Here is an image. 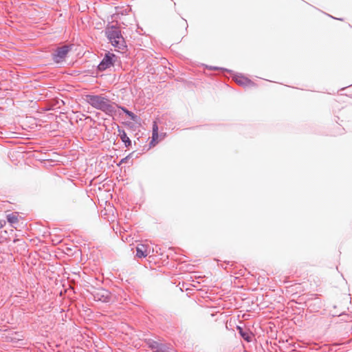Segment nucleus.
Masks as SVG:
<instances>
[{"instance_id":"obj_1","label":"nucleus","mask_w":352,"mask_h":352,"mask_svg":"<svg viewBox=\"0 0 352 352\" xmlns=\"http://www.w3.org/2000/svg\"><path fill=\"white\" fill-rule=\"evenodd\" d=\"M87 101L94 107L111 114L116 111V106L110 101L98 96H87Z\"/></svg>"},{"instance_id":"obj_2","label":"nucleus","mask_w":352,"mask_h":352,"mask_svg":"<svg viewBox=\"0 0 352 352\" xmlns=\"http://www.w3.org/2000/svg\"><path fill=\"white\" fill-rule=\"evenodd\" d=\"M106 34L111 44L119 50H124L126 47L124 39L119 28L114 26L107 27Z\"/></svg>"},{"instance_id":"obj_3","label":"nucleus","mask_w":352,"mask_h":352,"mask_svg":"<svg viewBox=\"0 0 352 352\" xmlns=\"http://www.w3.org/2000/svg\"><path fill=\"white\" fill-rule=\"evenodd\" d=\"M94 298L97 301L107 302L111 300V293L104 289H97L94 292Z\"/></svg>"},{"instance_id":"obj_4","label":"nucleus","mask_w":352,"mask_h":352,"mask_svg":"<svg viewBox=\"0 0 352 352\" xmlns=\"http://www.w3.org/2000/svg\"><path fill=\"white\" fill-rule=\"evenodd\" d=\"M116 56L113 54H106L105 57L103 58L102 62L98 65V69L100 70H105L106 69L113 65L115 62Z\"/></svg>"},{"instance_id":"obj_5","label":"nucleus","mask_w":352,"mask_h":352,"mask_svg":"<svg viewBox=\"0 0 352 352\" xmlns=\"http://www.w3.org/2000/svg\"><path fill=\"white\" fill-rule=\"evenodd\" d=\"M153 250H151V247L148 245L143 243L138 244L136 247V256L140 258H145Z\"/></svg>"},{"instance_id":"obj_6","label":"nucleus","mask_w":352,"mask_h":352,"mask_svg":"<svg viewBox=\"0 0 352 352\" xmlns=\"http://www.w3.org/2000/svg\"><path fill=\"white\" fill-rule=\"evenodd\" d=\"M69 46H63L56 50V53L54 54V60L57 63H61L67 56L69 49Z\"/></svg>"},{"instance_id":"obj_7","label":"nucleus","mask_w":352,"mask_h":352,"mask_svg":"<svg viewBox=\"0 0 352 352\" xmlns=\"http://www.w3.org/2000/svg\"><path fill=\"white\" fill-rule=\"evenodd\" d=\"M160 140L161 139L160 138V135L158 134L157 124L155 122H154L153 124V134L151 144L155 146V144H157Z\"/></svg>"},{"instance_id":"obj_8","label":"nucleus","mask_w":352,"mask_h":352,"mask_svg":"<svg viewBox=\"0 0 352 352\" xmlns=\"http://www.w3.org/2000/svg\"><path fill=\"white\" fill-rule=\"evenodd\" d=\"M235 82L240 85L243 86H248L253 84V82L248 79L247 78H245L243 76H236L235 77Z\"/></svg>"},{"instance_id":"obj_9","label":"nucleus","mask_w":352,"mask_h":352,"mask_svg":"<svg viewBox=\"0 0 352 352\" xmlns=\"http://www.w3.org/2000/svg\"><path fill=\"white\" fill-rule=\"evenodd\" d=\"M238 329L241 337L246 341L250 342L252 338V335L248 331H243L240 327H238Z\"/></svg>"},{"instance_id":"obj_10","label":"nucleus","mask_w":352,"mask_h":352,"mask_svg":"<svg viewBox=\"0 0 352 352\" xmlns=\"http://www.w3.org/2000/svg\"><path fill=\"white\" fill-rule=\"evenodd\" d=\"M8 221L10 223H16L19 221L17 213H12L7 215Z\"/></svg>"},{"instance_id":"obj_11","label":"nucleus","mask_w":352,"mask_h":352,"mask_svg":"<svg viewBox=\"0 0 352 352\" xmlns=\"http://www.w3.org/2000/svg\"><path fill=\"white\" fill-rule=\"evenodd\" d=\"M120 108V107H118ZM120 109L127 115L133 121H135L137 119V116L131 111H129L124 107H120Z\"/></svg>"},{"instance_id":"obj_12","label":"nucleus","mask_w":352,"mask_h":352,"mask_svg":"<svg viewBox=\"0 0 352 352\" xmlns=\"http://www.w3.org/2000/svg\"><path fill=\"white\" fill-rule=\"evenodd\" d=\"M121 139L126 146H129L131 144V140L124 132L121 135Z\"/></svg>"},{"instance_id":"obj_13","label":"nucleus","mask_w":352,"mask_h":352,"mask_svg":"<svg viewBox=\"0 0 352 352\" xmlns=\"http://www.w3.org/2000/svg\"><path fill=\"white\" fill-rule=\"evenodd\" d=\"M42 157H39L38 159V161L41 162H55L56 160H52V159H50L48 157H50V155H41Z\"/></svg>"},{"instance_id":"obj_14","label":"nucleus","mask_w":352,"mask_h":352,"mask_svg":"<svg viewBox=\"0 0 352 352\" xmlns=\"http://www.w3.org/2000/svg\"><path fill=\"white\" fill-rule=\"evenodd\" d=\"M6 222L4 221H0V228H1L4 225H5Z\"/></svg>"},{"instance_id":"obj_15","label":"nucleus","mask_w":352,"mask_h":352,"mask_svg":"<svg viewBox=\"0 0 352 352\" xmlns=\"http://www.w3.org/2000/svg\"><path fill=\"white\" fill-rule=\"evenodd\" d=\"M129 156H126L124 159H122L120 162V163L123 162L124 161H126L128 159Z\"/></svg>"}]
</instances>
